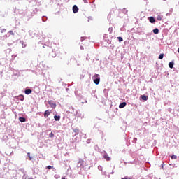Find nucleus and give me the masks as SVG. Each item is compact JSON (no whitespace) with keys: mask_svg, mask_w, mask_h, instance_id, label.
Returning <instances> with one entry per match:
<instances>
[{"mask_svg":"<svg viewBox=\"0 0 179 179\" xmlns=\"http://www.w3.org/2000/svg\"><path fill=\"white\" fill-rule=\"evenodd\" d=\"M23 16H27V17H31V16H34V10H27L26 12L23 13Z\"/></svg>","mask_w":179,"mask_h":179,"instance_id":"f257e3e1","label":"nucleus"},{"mask_svg":"<svg viewBox=\"0 0 179 179\" xmlns=\"http://www.w3.org/2000/svg\"><path fill=\"white\" fill-rule=\"evenodd\" d=\"M92 79L95 85H99V83H100V75L95 74L94 76H92Z\"/></svg>","mask_w":179,"mask_h":179,"instance_id":"f03ea898","label":"nucleus"},{"mask_svg":"<svg viewBox=\"0 0 179 179\" xmlns=\"http://www.w3.org/2000/svg\"><path fill=\"white\" fill-rule=\"evenodd\" d=\"M83 164H85V162H83L82 159H79L78 162L77 163L76 168L82 170Z\"/></svg>","mask_w":179,"mask_h":179,"instance_id":"7ed1b4c3","label":"nucleus"},{"mask_svg":"<svg viewBox=\"0 0 179 179\" xmlns=\"http://www.w3.org/2000/svg\"><path fill=\"white\" fill-rule=\"evenodd\" d=\"M76 116L78 118H85V115L80 113V110H76Z\"/></svg>","mask_w":179,"mask_h":179,"instance_id":"20e7f679","label":"nucleus"},{"mask_svg":"<svg viewBox=\"0 0 179 179\" xmlns=\"http://www.w3.org/2000/svg\"><path fill=\"white\" fill-rule=\"evenodd\" d=\"M49 106H50L51 108H55L57 107V103L54 102V101H48Z\"/></svg>","mask_w":179,"mask_h":179,"instance_id":"39448f33","label":"nucleus"},{"mask_svg":"<svg viewBox=\"0 0 179 179\" xmlns=\"http://www.w3.org/2000/svg\"><path fill=\"white\" fill-rule=\"evenodd\" d=\"M72 10L73 13H78V12H79V8H78V6L74 5L72 8Z\"/></svg>","mask_w":179,"mask_h":179,"instance_id":"423d86ee","label":"nucleus"},{"mask_svg":"<svg viewBox=\"0 0 179 179\" xmlns=\"http://www.w3.org/2000/svg\"><path fill=\"white\" fill-rule=\"evenodd\" d=\"M103 159H105V160H106V162H110L111 160V157H110L108 156V154H107V152H106L104 155H103Z\"/></svg>","mask_w":179,"mask_h":179,"instance_id":"0eeeda50","label":"nucleus"},{"mask_svg":"<svg viewBox=\"0 0 179 179\" xmlns=\"http://www.w3.org/2000/svg\"><path fill=\"white\" fill-rule=\"evenodd\" d=\"M32 92H33V90H31V89H29V87H27L25 89L24 93H25V94L29 95V94H31Z\"/></svg>","mask_w":179,"mask_h":179,"instance_id":"6e6552de","label":"nucleus"},{"mask_svg":"<svg viewBox=\"0 0 179 179\" xmlns=\"http://www.w3.org/2000/svg\"><path fill=\"white\" fill-rule=\"evenodd\" d=\"M75 94L78 100H82V94H79L78 92H75Z\"/></svg>","mask_w":179,"mask_h":179,"instance_id":"1a4fd4ad","label":"nucleus"},{"mask_svg":"<svg viewBox=\"0 0 179 179\" xmlns=\"http://www.w3.org/2000/svg\"><path fill=\"white\" fill-rule=\"evenodd\" d=\"M148 20L150 23H155L156 22V19L154 17H149Z\"/></svg>","mask_w":179,"mask_h":179,"instance_id":"9d476101","label":"nucleus"},{"mask_svg":"<svg viewBox=\"0 0 179 179\" xmlns=\"http://www.w3.org/2000/svg\"><path fill=\"white\" fill-rule=\"evenodd\" d=\"M82 169L85 170V171H87V170L90 169V166L89 165H85V164L83 165Z\"/></svg>","mask_w":179,"mask_h":179,"instance_id":"9b49d317","label":"nucleus"},{"mask_svg":"<svg viewBox=\"0 0 179 179\" xmlns=\"http://www.w3.org/2000/svg\"><path fill=\"white\" fill-rule=\"evenodd\" d=\"M127 106V102H122L119 105V108H124Z\"/></svg>","mask_w":179,"mask_h":179,"instance_id":"f8f14e48","label":"nucleus"},{"mask_svg":"<svg viewBox=\"0 0 179 179\" xmlns=\"http://www.w3.org/2000/svg\"><path fill=\"white\" fill-rule=\"evenodd\" d=\"M20 44H22V48H26L27 47V43L23 41H20Z\"/></svg>","mask_w":179,"mask_h":179,"instance_id":"ddd939ff","label":"nucleus"},{"mask_svg":"<svg viewBox=\"0 0 179 179\" xmlns=\"http://www.w3.org/2000/svg\"><path fill=\"white\" fill-rule=\"evenodd\" d=\"M141 97L143 101H148V99H149V97L146 95H141Z\"/></svg>","mask_w":179,"mask_h":179,"instance_id":"4468645a","label":"nucleus"},{"mask_svg":"<svg viewBox=\"0 0 179 179\" xmlns=\"http://www.w3.org/2000/svg\"><path fill=\"white\" fill-rule=\"evenodd\" d=\"M50 114H51V112H50V110H45L44 113V117L45 118H47Z\"/></svg>","mask_w":179,"mask_h":179,"instance_id":"2eb2a0df","label":"nucleus"},{"mask_svg":"<svg viewBox=\"0 0 179 179\" xmlns=\"http://www.w3.org/2000/svg\"><path fill=\"white\" fill-rule=\"evenodd\" d=\"M169 67L171 69H173V68H174V62H170L169 63Z\"/></svg>","mask_w":179,"mask_h":179,"instance_id":"dca6fc26","label":"nucleus"},{"mask_svg":"<svg viewBox=\"0 0 179 179\" xmlns=\"http://www.w3.org/2000/svg\"><path fill=\"white\" fill-rule=\"evenodd\" d=\"M19 121H20V122H26V117H19Z\"/></svg>","mask_w":179,"mask_h":179,"instance_id":"f3484780","label":"nucleus"},{"mask_svg":"<svg viewBox=\"0 0 179 179\" xmlns=\"http://www.w3.org/2000/svg\"><path fill=\"white\" fill-rule=\"evenodd\" d=\"M18 100H20V101H24V96H23V95H20V96H18Z\"/></svg>","mask_w":179,"mask_h":179,"instance_id":"a211bd4d","label":"nucleus"},{"mask_svg":"<svg viewBox=\"0 0 179 179\" xmlns=\"http://www.w3.org/2000/svg\"><path fill=\"white\" fill-rule=\"evenodd\" d=\"M54 118H55V121H59V120H61V116H59V115H55Z\"/></svg>","mask_w":179,"mask_h":179,"instance_id":"6ab92c4d","label":"nucleus"},{"mask_svg":"<svg viewBox=\"0 0 179 179\" xmlns=\"http://www.w3.org/2000/svg\"><path fill=\"white\" fill-rule=\"evenodd\" d=\"M152 32L154 33V34H159V29L155 28L152 30Z\"/></svg>","mask_w":179,"mask_h":179,"instance_id":"aec40b11","label":"nucleus"},{"mask_svg":"<svg viewBox=\"0 0 179 179\" xmlns=\"http://www.w3.org/2000/svg\"><path fill=\"white\" fill-rule=\"evenodd\" d=\"M73 132L75 133V136L78 135V134H79V129H73Z\"/></svg>","mask_w":179,"mask_h":179,"instance_id":"412c9836","label":"nucleus"},{"mask_svg":"<svg viewBox=\"0 0 179 179\" xmlns=\"http://www.w3.org/2000/svg\"><path fill=\"white\" fill-rule=\"evenodd\" d=\"M163 20V16L162 15H157V20H159V22Z\"/></svg>","mask_w":179,"mask_h":179,"instance_id":"4be33fe9","label":"nucleus"},{"mask_svg":"<svg viewBox=\"0 0 179 179\" xmlns=\"http://www.w3.org/2000/svg\"><path fill=\"white\" fill-rule=\"evenodd\" d=\"M47 16H42V22H47Z\"/></svg>","mask_w":179,"mask_h":179,"instance_id":"5701e85b","label":"nucleus"},{"mask_svg":"<svg viewBox=\"0 0 179 179\" xmlns=\"http://www.w3.org/2000/svg\"><path fill=\"white\" fill-rule=\"evenodd\" d=\"M164 57V54L161 53L159 56V59H163Z\"/></svg>","mask_w":179,"mask_h":179,"instance_id":"b1692460","label":"nucleus"},{"mask_svg":"<svg viewBox=\"0 0 179 179\" xmlns=\"http://www.w3.org/2000/svg\"><path fill=\"white\" fill-rule=\"evenodd\" d=\"M121 179H135V178L126 176L124 178H122Z\"/></svg>","mask_w":179,"mask_h":179,"instance_id":"393cba45","label":"nucleus"},{"mask_svg":"<svg viewBox=\"0 0 179 179\" xmlns=\"http://www.w3.org/2000/svg\"><path fill=\"white\" fill-rule=\"evenodd\" d=\"M117 40L119 43H122V41H124V39H122V37L121 36L117 37Z\"/></svg>","mask_w":179,"mask_h":179,"instance_id":"a878e982","label":"nucleus"},{"mask_svg":"<svg viewBox=\"0 0 179 179\" xmlns=\"http://www.w3.org/2000/svg\"><path fill=\"white\" fill-rule=\"evenodd\" d=\"M122 13L127 14V13H128V10H127V8H123V9L122 10Z\"/></svg>","mask_w":179,"mask_h":179,"instance_id":"bb28decb","label":"nucleus"},{"mask_svg":"<svg viewBox=\"0 0 179 179\" xmlns=\"http://www.w3.org/2000/svg\"><path fill=\"white\" fill-rule=\"evenodd\" d=\"M171 158L173 160H176V159H177V155H173L172 156H171Z\"/></svg>","mask_w":179,"mask_h":179,"instance_id":"cd10ccee","label":"nucleus"},{"mask_svg":"<svg viewBox=\"0 0 179 179\" xmlns=\"http://www.w3.org/2000/svg\"><path fill=\"white\" fill-rule=\"evenodd\" d=\"M46 168L48 169V170H51V169H54V166H51V165H48L46 166Z\"/></svg>","mask_w":179,"mask_h":179,"instance_id":"c85d7f7f","label":"nucleus"},{"mask_svg":"<svg viewBox=\"0 0 179 179\" xmlns=\"http://www.w3.org/2000/svg\"><path fill=\"white\" fill-rule=\"evenodd\" d=\"M54 136H55L54 133L52 132L50 133L49 138H54Z\"/></svg>","mask_w":179,"mask_h":179,"instance_id":"c756f323","label":"nucleus"},{"mask_svg":"<svg viewBox=\"0 0 179 179\" xmlns=\"http://www.w3.org/2000/svg\"><path fill=\"white\" fill-rule=\"evenodd\" d=\"M29 176L26 174H24L23 176H22V179H29Z\"/></svg>","mask_w":179,"mask_h":179,"instance_id":"7c9ffc66","label":"nucleus"},{"mask_svg":"<svg viewBox=\"0 0 179 179\" xmlns=\"http://www.w3.org/2000/svg\"><path fill=\"white\" fill-rule=\"evenodd\" d=\"M81 136H84L85 139H87V136L85 134L81 133Z\"/></svg>","mask_w":179,"mask_h":179,"instance_id":"2f4dec72","label":"nucleus"},{"mask_svg":"<svg viewBox=\"0 0 179 179\" xmlns=\"http://www.w3.org/2000/svg\"><path fill=\"white\" fill-rule=\"evenodd\" d=\"M105 41H106L108 44H111V41L110 39H106Z\"/></svg>","mask_w":179,"mask_h":179,"instance_id":"473e14b6","label":"nucleus"},{"mask_svg":"<svg viewBox=\"0 0 179 179\" xmlns=\"http://www.w3.org/2000/svg\"><path fill=\"white\" fill-rule=\"evenodd\" d=\"M27 156H28L29 160H31V159H33V158L31 157V156H30V152H28V153H27Z\"/></svg>","mask_w":179,"mask_h":179,"instance_id":"72a5a7b5","label":"nucleus"},{"mask_svg":"<svg viewBox=\"0 0 179 179\" xmlns=\"http://www.w3.org/2000/svg\"><path fill=\"white\" fill-rule=\"evenodd\" d=\"M136 141H138V138H134L132 141L133 143H136Z\"/></svg>","mask_w":179,"mask_h":179,"instance_id":"f704fd0d","label":"nucleus"},{"mask_svg":"<svg viewBox=\"0 0 179 179\" xmlns=\"http://www.w3.org/2000/svg\"><path fill=\"white\" fill-rule=\"evenodd\" d=\"M6 31V29H1V33H5Z\"/></svg>","mask_w":179,"mask_h":179,"instance_id":"c9c22d12","label":"nucleus"},{"mask_svg":"<svg viewBox=\"0 0 179 179\" xmlns=\"http://www.w3.org/2000/svg\"><path fill=\"white\" fill-rule=\"evenodd\" d=\"M101 174H102V176H107V173L106 171H102Z\"/></svg>","mask_w":179,"mask_h":179,"instance_id":"e433bc0d","label":"nucleus"},{"mask_svg":"<svg viewBox=\"0 0 179 179\" xmlns=\"http://www.w3.org/2000/svg\"><path fill=\"white\" fill-rule=\"evenodd\" d=\"M10 34H11L12 36H14L15 34L13 33V31H9Z\"/></svg>","mask_w":179,"mask_h":179,"instance_id":"4c0bfd02","label":"nucleus"},{"mask_svg":"<svg viewBox=\"0 0 179 179\" xmlns=\"http://www.w3.org/2000/svg\"><path fill=\"white\" fill-rule=\"evenodd\" d=\"M55 178H56V179L59 178V175H55Z\"/></svg>","mask_w":179,"mask_h":179,"instance_id":"58836bf2","label":"nucleus"},{"mask_svg":"<svg viewBox=\"0 0 179 179\" xmlns=\"http://www.w3.org/2000/svg\"><path fill=\"white\" fill-rule=\"evenodd\" d=\"M38 43V44H43V43H44V41H39Z\"/></svg>","mask_w":179,"mask_h":179,"instance_id":"ea45409f","label":"nucleus"},{"mask_svg":"<svg viewBox=\"0 0 179 179\" xmlns=\"http://www.w3.org/2000/svg\"><path fill=\"white\" fill-rule=\"evenodd\" d=\"M168 111H169V113H171V111H173V109H171V108H168Z\"/></svg>","mask_w":179,"mask_h":179,"instance_id":"a19ab883","label":"nucleus"},{"mask_svg":"<svg viewBox=\"0 0 179 179\" xmlns=\"http://www.w3.org/2000/svg\"><path fill=\"white\" fill-rule=\"evenodd\" d=\"M2 73H3L2 71L0 70V78H2L3 76Z\"/></svg>","mask_w":179,"mask_h":179,"instance_id":"79ce46f5","label":"nucleus"},{"mask_svg":"<svg viewBox=\"0 0 179 179\" xmlns=\"http://www.w3.org/2000/svg\"><path fill=\"white\" fill-rule=\"evenodd\" d=\"M98 169H99V170H103V167H101V166H99Z\"/></svg>","mask_w":179,"mask_h":179,"instance_id":"37998d69","label":"nucleus"},{"mask_svg":"<svg viewBox=\"0 0 179 179\" xmlns=\"http://www.w3.org/2000/svg\"><path fill=\"white\" fill-rule=\"evenodd\" d=\"M91 141H92L91 139H87V143H90Z\"/></svg>","mask_w":179,"mask_h":179,"instance_id":"c03bdc74","label":"nucleus"},{"mask_svg":"<svg viewBox=\"0 0 179 179\" xmlns=\"http://www.w3.org/2000/svg\"><path fill=\"white\" fill-rule=\"evenodd\" d=\"M83 1L84 3H88L87 0H83Z\"/></svg>","mask_w":179,"mask_h":179,"instance_id":"a18cd8bd","label":"nucleus"},{"mask_svg":"<svg viewBox=\"0 0 179 179\" xmlns=\"http://www.w3.org/2000/svg\"><path fill=\"white\" fill-rule=\"evenodd\" d=\"M89 59H89V55H87L86 60H87V61H89Z\"/></svg>","mask_w":179,"mask_h":179,"instance_id":"49530a36","label":"nucleus"},{"mask_svg":"<svg viewBox=\"0 0 179 179\" xmlns=\"http://www.w3.org/2000/svg\"><path fill=\"white\" fill-rule=\"evenodd\" d=\"M20 171H22V173H24V169H21Z\"/></svg>","mask_w":179,"mask_h":179,"instance_id":"de8ad7c7","label":"nucleus"},{"mask_svg":"<svg viewBox=\"0 0 179 179\" xmlns=\"http://www.w3.org/2000/svg\"><path fill=\"white\" fill-rule=\"evenodd\" d=\"M85 40V37H81V41H83Z\"/></svg>","mask_w":179,"mask_h":179,"instance_id":"09e8293b","label":"nucleus"},{"mask_svg":"<svg viewBox=\"0 0 179 179\" xmlns=\"http://www.w3.org/2000/svg\"><path fill=\"white\" fill-rule=\"evenodd\" d=\"M80 50H85V48H83V46H80Z\"/></svg>","mask_w":179,"mask_h":179,"instance_id":"8fccbe9b","label":"nucleus"},{"mask_svg":"<svg viewBox=\"0 0 179 179\" xmlns=\"http://www.w3.org/2000/svg\"><path fill=\"white\" fill-rule=\"evenodd\" d=\"M71 110H75V108H73V106H71Z\"/></svg>","mask_w":179,"mask_h":179,"instance_id":"3c124183","label":"nucleus"},{"mask_svg":"<svg viewBox=\"0 0 179 179\" xmlns=\"http://www.w3.org/2000/svg\"><path fill=\"white\" fill-rule=\"evenodd\" d=\"M110 174H114V171H113L110 173Z\"/></svg>","mask_w":179,"mask_h":179,"instance_id":"603ef678","label":"nucleus"},{"mask_svg":"<svg viewBox=\"0 0 179 179\" xmlns=\"http://www.w3.org/2000/svg\"><path fill=\"white\" fill-rule=\"evenodd\" d=\"M108 178H110V177H111L110 175H108Z\"/></svg>","mask_w":179,"mask_h":179,"instance_id":"864d4df0","label":"nucleus"},{"mask_svg":"<svg viewBox=\"0 0 179 179\" xmlns=\"http://www.w3.org/2000/svg\"><path fill=\"white\" fill-rule=\"evenodd\" d=\"M62 179H66L65 177H62Z\"/></svg>","mask_w":179,"mask_h":179,"instance_id":"5fc2aeb1","label":"nucleus"},{"mask_svg":"<svg viewBox=\"0 0 179 179\" xmlns=\"http://www.w3.org/2000/svg\"><path fill=\"white\" fill-rule=\"evenodd\" d=\"M108 19H110V15L108 16Z\"/></svg>","mask_w":179,"mask_h":179,"instance_id":"6e6d98bb","label":"nucleus"},{"mask_svg":"<svg viewBox=\"0 0 179 179\" xmlns=\"http://www.w3.org/2000/svg\"><path fill=\"white\" fill-rule=\"evenodd\" d=\"M69 169H71V166H69V168L68 169V170H69Z\"/></svg>","mask_w":179,"mask_h":179,"instance_id":"4d7b16f0","label":"nucleus"},{"mask_svg":"<svg viewBox=\"0 0 179 179\" xmlns=\"http://www.w3.org/2000/svg\"><path fill=\"white\" fill-rule=\"evenodd\" d=\"M28 179H33V178H28Z\"/></svg>","mask_w":179,"mask_h":179,"instance_id":"13d9d810","label":"nucleus"},{"mask_svg":"<svg viewBox=\"0 0 179 179\" xmlns=\"http://www.w3.org/2000/svg\"><path fill=\"white\" fill-rule=\"evenodd\" d=\"M8 45H10V43H8Z\"/></svg>","mask_w":179,"mask_h":179,"instance_id":"bf43d9fd","label":"nucleus"},{"mask_svg":"<svg viewBox=\"0 0 179 179\" xmlns=\"http://www.w3.org/2000/svg\"><path fill=\"white\" fill-rule=\"evenodd\" d=\"M31 72H34V70H32Z\"/></svg>","mask_w":179,"mask_h":179,"instance_id":"052dcab7","label":"nucleus"},{"mask_svg":"<svg viewBox=\"0 0 179 179\" xmlns=\"http://www.w3.org/2000/svg\"><path fill=\"white\" fill-rule=\"evenodd\" d=\"M109 30L111 31L110 28H109Z\"/></svg>","mask_w":179,"mask_h":179,"instance_id":"680f3d73","label":"nucleus"},{"mask_svg":"<svg viewBox=\"0 0 179 179\" xmlns=\"http://www.w3.org/2000/svg\"><path fill=\"white\" fill-rule=\"evenodd\" d=\"M109 30L111 31L110 28H109Z\"/></svg>","mask_w":179,"mask_h":179,"instance_id":"e2e57ef3","label":"nucleus"},{"mask_svg":"<svg viewBox=\"0 0 179 179\" xmlns=\"http://www.w3.org/2000/svg\"><path fill=\"white\" fill-rule=\"evenodd\" d=\"M130 163H131V164H132V163H134V162H130Z\"/></svg>","mask_w":179,"mask_h":179,"instance_id":"0e129e2a","label":"nucleus"},{"mask_svg":"<svg viewBox=\"0 0 179 179\" xmlns=\"http://www.w3.org/2000/svg\"><path fill=\"white\" fill-rule=\"evenodd\" d=\"M163 1H167V0H163Z\"/></svg>","mask_w":179,"mask_h":179,"instance_id":"69168bd1","label":"nucleus"}]
</instances>
